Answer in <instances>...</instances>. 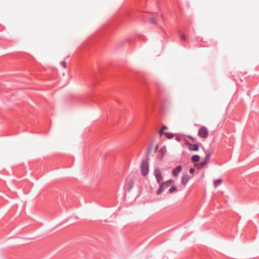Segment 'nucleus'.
<instances>
[{"label":"nucleus","mask_w":259,"mask_h":259,"mask_svg":"<svg viewBox=\"0 0 259 259\" xmlns=\"http://www.w3.org/2000/svg\"><path fill=\"white\" fill-rule=\"evenodd\" d=\"M177 187L176 186H172L169 189V192L170 193H171L172 192H174V191H177Z\"/></svg>","instance_id":"obj_12"},{"label":"nucleus","mask_w":259,"mask_h":259,"mask_svg":"<svg viewBox=\"0 0 259 259\" xmlns=\"http://www.w3.org/2000/svg\"><path fill=\"white\" fill-rule=\"evenodd\" d=\"M209 156H210V154L207 153L206 154L204 161L201 162V163H196V164H195L194 166L198 169L202 168L203 166H204L208 163Z\"/></svg>","instance_id":"obj_4"},{"label":"nucleus","mask_w":259,"mask_h":259,"mask_svg":"<svg viewBox=\"0 0 259 259\" xmlns=\"http://www.w3.org/2000/svg\"><path fill=\"white\" fill-rule=\"evenodd\" d=\"M182 38L183 40H186V36L184 34H183V35H182Z\"/></svg>","instance_id":"obj_19"},{"label":"nucleus","mask_w":259,"mask_h":259,"mask_svg":"<svg viewBox=\"0 0 259 259\" xmlns=\"http://www.w3.org/2000/svg\"><path fill=\"white\" fill-rule=\"evenodd\" d=\"M154 175L158 183H161L163 180L161 172L158 169H155Z\"/></svg>","instance_id":"obj_6"},{"label":"nucleus","mask_w":259,"mask_h":259,"mask_svg":"<svg viewBox=\"0 0 259 259\" xmlns=\"http://www.w3.org/2000/svg\"><path fill=\"white\" fill-rule=\"evenodd\" d=\"M141 171L142 175L146 176L149 172V164L148 162L145 161L141 162L140 166Z\"/></svg>","instance_id":"obj_2"},{"label":"nucleus","mask_w":259,"mask_h":259,"mask_svg":"<svg viewBox=\"0 0 259 259\" xmlns=\"http://www.w3.org/2000/svg\"><path fill=\"white\" fill-rule=\"evenodd\" d=\"M158 148V146L156 145V147H155V151H156L157 150Z\"/></svg>","instance_id":"obj_21"},{"label":"nucleus","mask_w":259,"mask_h":259,"mask_svg":"<svg viewBox=\"0 0 259 259\" xmlns=\"http://www.w3.org/2000/svg\"><path fill=\"white\" fill-rule=\"evenodd\" d=\"M166 128H167V127H166V126H162V128L161 130L160 131V134L161 135L163 134V131H164L165 129H166Z\"/></svg>","instance_id":"obj_16"},{"label":"nucleus","mask_w":259,"mask_h":259,"mask_svg":"<svg viewBox=\"0 0 259 259\" xmlns=\"http://www.w3.org/2000/svg\"><path fill=\"white\" fill-rule=\"evenodd\" d=\"M174 183V181L173 180H168L165 182H161L160 183L159 188H158L156 193L159 195L161 194L163 191L166 188L170 186L171 184Z\"/></svg>","instance_id":"obj_1"},{"label":"nucleus","mask_w":259,"mask_h":259,"mask_svg":"<svg viewBox=\"0 0 259 259\" xmlns=\"http://www.w3.org/2000/svg\"><path fill=\"white\" fill-rule=\"evenodd\" d=\"M189 149L191 151H198L199 150V146L197 144H190Z\"/></svg>","instance_id":"obj_9"},{"label":"nucleus","mask_w":259,"mask_h":259,"mask_svg":"<svg viewBox=\"0 0 259 259\" xmlns=\"http://www.w3.org/2000/svg\"><path fill=\"white\" fill-rule=\"evenodd\" d=\"M200 159V156L198 155H194L192 157V160L194 162H198Z\"/></svg>","instance_id":"obj_11"},{"label":"nucleus","mask_w":259,"mask_h":259,"mask_svg":"<svg viewBox=\"0 0 259 259\" xmlns=\"http://www.w3.org/2000/svg\"><path fill=\"white\" fill-rule=\"evenodd\" d=\"M182 170V166H177L173 170H172V175L175 176L177 177L179 173Z\"/></svg>","instance_id":"obj_7"},{"label":"nucleus","mask_w":259,"mask_h":259,"mask_svg":"<svg viewBox=\"0 0 259 259\" xmlns=\"http://www.w3.org/2000/svg\"><path fill=\"white\" fill-rule=\"evenodd\" d=\"M165 136L168 139H171L172 137H173V135L171 134L166 133H165Z\"/></svg>","instance_id":"obj_14"},{"label":"nucleus","mask_w":259,"mask_h":259,"mask_svg":"<svg viewBox=\"0 0 259 259\" xmlns=\"http://www.w3.org/2000/svg\"><path fill=\"white\" fill-rule=\"evenodd\" d=\"M188 138L189 139H190L191 140H192L193 141H195V138H194L193 137L189 136Z\"/></svg>","instance_id":"obj_20"},{"label":"nucleus","mask_w":259,"mask_h":259,"mask_svg":"<svg viewBox=\"0 0 259 259\" xmlns=\"http://www.w3.org/2000/svg\"><path fill=\"white\" fill-rule=\"evenodd\" d=\"M61 65L63 66L64 68H66V63L65 61H62L61 62Z\"/></svg>","instance_id":"obj_17"},{"label":"nucleus","mask_w":259,"mask_h":259,"mask_svg":"<svg viewBox=\"0 0 259 259\" xmlns=\"http://www.w3.org/2000/svg\"><path fill=\"white\" fill-rule=\"evenodd\" d=\"M134 181L132 179L127 178L126 180V189L127 191H130L133 188Z\"/></svg>","instance_id":"obj_5"},{"label":"nucleus","mask_w":259,"mask_h":259,"mask_svg":"<svg viewBox=\"0 0 259 259\" xmlns=\"http://www.w3.org/2000/svg\"><path fill=\"white\" fill-rule=\"evenodd\" d=\"M198 134L200 138L206 139L208 136V130L205 126H202L199 129Z\"/></svg>","instance_id":"obj_3"},{"label":"nucleus","mask_w":259,"mask_h":259,"mask_svg":"<svg viewBox=\"0 0 259 259\" xmlns=\"http://www.w3.org/2000/svg\"><path fill=\"white\" fill-rule=\"evenodd\" d=\"M189 180V176L188 175H184L181 178V183L183 185H186Z\"/></svg>","instance_id":"obj_8"},{"label":"nucleus","mask_w":259,"mask_h":259,"mask_svg":"<svg viewBox=\"0 0 259 259\" xmlns=\"http://www.w3.org/2000/svg\"><path fill=\"white\" fill-rule=\"evenodd\" d=\"M222 183V180L221 179H218L215 180L213 182V185L215 188L217 187L219 185H221Z\"/></svg>","instance_id":"obj_10"},{"label":"nucleus","mask_w":259,"mask_h":259,"mask_svg":"<svg viewBox=\"0 0 259 259\" xmlns=\"http://www.w3.org/2000/svg\"><path fill=\"white\" fill-rule=\"evenodd\" d=\"M195 169L192 168L190 169L189 172L191 174H193L195 172Z\"/></svg>","instance_id":"obj_18"},{"label":"nucleus","mask_w":259,"mask_h":259,"mask_svg":"<svg viewBox=\"0 0 259 259\" xmlns=\"http://www.w3.org/2000/svg\"><path fill=\"white\" fill-rule=\"evenodd\" d=\"M160 152H161L162 155H164L166 152V149L165 147H163L161 148Z\"/></svg>","instance_id":"obj_13"},{"label":"nucleus","mask_w":259,"mask_h":259,"mask_svg":"<svg viewBox=\"0 0 259 259\" xmlns=\"http://www.w3.org/2000/svg\"><path fill=\"white\" fill-rule=\"evenodd\" d=\"M150 21L153 24H156V25L157 24L156 20L155 18H151V19H150Z\"/></svg>","instance_id":"obj_15"}]
</instances>
